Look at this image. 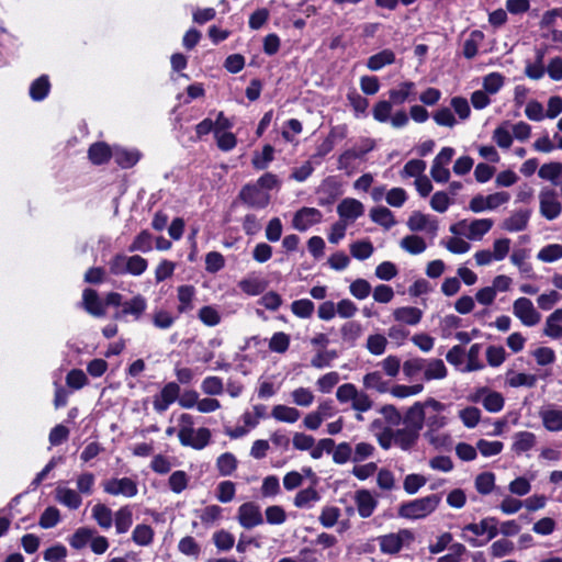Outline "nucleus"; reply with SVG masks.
Wrapping results in <instances>:
<instances>
[{
  "label": "nucleus",
  "instance_id": "48",
  "mask_svg": "<svg viewBox=\"0 0 562 562\" xmlns=\"http://www.w3.org/2000/svg\"><path fill=\"white\" fill-rule=\"evenodd\" d=\"M153 236L148 231H142L130 245L128 250L131 252L142 251L148 252L151 250Z\"/></svg>",
  "mask_w": 562,
  "mask_h": 562
},
{
  "label": "nucleus",
  "instance_id": "27",
  "mask_svg": "<svg viewBox=\"0 0 562 562\" xmlns=\"http://www.w3.org/2000/svg\"><path fill=\"white\" fill-rule=\"evenodd\" d=\"M536 443V436L529 431H518L514 435L513 451L522 453L529 451Z\"/></svg>",
  "mask_w": 562,
  "mask_h": 562
},
{
  "label": "nucleus",
  "instance_id": "39",
  "mask_svg": "<svg viewBox=\"0 0 562 562\" xmlns=\"http://www.w3.org/2000/svg\"><path fill=\"white\" fill-rule=\"evenodd\" d=\"M92 517L103 529H109L113 524L112 510L104 504H95L92 507Z\"/></svg>",
  "mask_w": 562,
  "mask_h": 562
},
{
  "label": "nucleus",
  "instance_id": "16",
  "mask_svg": "<svg viewBox=\"0 0 562 562\" xmlns=\"http://www.w3.org/2000/svg\"><path fill=\"white\" fill-rule=\"evenodd\" d=\"M498 520L495 517H486L480 524H469L463 527V531H471L475 536L487 533V541L494 539L498 535Z\"/></svg>",
  "mask_w": 562,
  "mask_h": 562
},
{
  "label": "nucleus",
  "instance_id": "41",
  "mask_svg": "<svg viewBox=\"0 0 562 562\" xmlns=\"http://www.w3.org/2000/svg\"><path fill=\"white\" fill-rule=\"evenodd\" d=\"M154 529L145 524L137 525L132 533L133 541L138 546H149L154 540Z\"/></svg>",
  "mask_w": 562,
  "mask_h": 562
},
{
  "label": "nucleus",
  "instance_id": "36",
  "mask_svg": "<svg viewBox=\"0 0 562 562\" xmlns=\"http://www.w3.org/2000/svg\"><path fill=\"white\" fill-rule=\"evenodd\" d=\"M400 246L411 255H419L427 248L425 240L418 235H408L402 238Z\"/></svg>",
  "mask_w": 562,
  "mask_h": 562
},
{
  "label": "nucleus",
  "instance_id": "26",
  "mask_svg": "<svg viewBox=\"0 0 562 562\" xmlns=\"http://www.w3.org/2000/svg\"><path fill=\"white\" fill-rule=\"evenodd\" d=\"M146 308V299L143 295L137 294L130 301H126L122 304V314L133 315L136 319H138L144 314Z\"/></svg>",
  "mask_w": 562,
  "mask_h": 562
},
{
  "label": "nucleus",
  "instance_id": "29",
  "mask_svg": "<svg viewBox=\"0 0 562 562\" xmlns=\"http://www.w3.org/2000/svg\"><path fill=\"white\" fill-rule=\"evenodd\" d=\"M56 499L70 509L79 508L82 503L80 495L76 491L66 487L56 488Z\"/></svg>",
  "mask_w": 562,
  "mask_h": 562
},
{
  "label": "nucleus",
  "instance_id": "44",
  "mask_svg": "<svg viewBox=\"0 0 562 562\" xmlns=\"http://www.w3.org/2000/svg\"><path fill=\"white\" fill-rule=\"evenodd\" d=\"M273 154H274V148L269 144L265 145L261 154L255 153V155L251 159L252 167L257 170L267 169L269 164L274 158Z\"/></svg>",
  "mask_w": 562,
  "mask_h": 562
},
{
  "label": "nucleus",
  "instance_id": "33",
  "mask_svg": "<svg viewBox=\"0 0 562 562\" xmlns=\"http://www.w3.org/2000/svg\"><path fill=\"white\" fill-rule=\"evenodd\" d=\"M321 499L319 493L312 486L301 490L294 497V505L299 508H311Z\"/></svg>",
  "mask_w": 562,
  "mask_h": 562
},
{
  "label": "nucleus",
  "instance_id": "34",
  "mask_svg": "<svg viewBox=\"0 0 562 562\" xmlns=\"http://www.w3.org/2000/svg\"><path fill=\"white\" fill-rule=\"evenodd\" d=\"M49 89L50 83L48 77L46 75H42L31 83L30 97L34 101H42L47 97Z\"/></svg>",
  "mask_w": 562,
  "mask_h": 562
},
{
  "label": "nucleus",
  "instance_id": "9",
  "mask_svg": "<svg viewBox=\"0 0 562 562\" xmlns=\"http://www.w3.org/2000/svg\"><path fill=\"white\" fill-rule=\"evenodd\" d=\"M104 492L110 495H123L125 497H134L137 492V484L130 477L111 479L103 484Z\"/></svg>",
  "mask_w": 562,
  "mask_h": 562
},
{
  "label": "nucleus",
  "instance_id": "37",
  "mask_svg": "<svg viewBox=\"0 0 562 562\" xmlns=\"http://www.w3.org/2000/svg\"><path fill=\"white\" fill-rule=\"evenodd\" d=\"M370 217L374 223L383 226L386 229L391 228L396 223L393 213L385 206H378L372 209L370 211Z\"/></svg>",
  "mask_w": 562,
  "mask_h": 562
},
{
  "label": "nucleus",
  "instance_id": "20",
  "mask_svg": "<svg viewBox=\"0 0 562 562\" xmlns=\"http://www.w3.org/2000/svg\"><path fill=\"white\" fill-rule=\"evenodd\" d=\"M539 416L544 428L549 431H562V411L554 408L541 409Z\"/></svg>",
  "mask_w": 562,
  "mask_h": 562
},
{
  "label": "nucleus",
  "instance_id": "49",
  "mask_svg": "<svg viewBox=\"0 0 562 562\" xmlns=\"http://www.w3.org/2000/svg\"><path fill=\"white\" fill-rule=\"evenodd\" d=\"M290 335L283 331H277L269 340V349L272 352L284 353L290 347Z\"/></svg>",
  "mask_w": 562,
  "mask_h": 562
},
{
  "label": "nucleus",
  "instance_id": "18",
  "mask_svg": "<svg viewBox=\"0 0 562 562\" xmlns=\"http://www.w3.org/2000/svg\"><path fill=\"white\" fill-rule=\"evenodd\" d=\"M402 420L406 428L420 432L424 426L425 413L424 405L416 402L405 414Z\"/></svg>",
  "mask_w": 562,
  "mask_h": 562
},
{
  "label": "nucleus",
  "instance_id": "2",
  "mask_svg": "<svg viewBox=\"0 0 562 562\" xmlns=\"http://www.w3.org/2000/svg\"><path fill=\"white\" fill-rule=\"evenodd\" d=\"M336 397L340 403L351 402V407L357 412H368L373 402L368 394L359 392L355 384L345 383L337 389Z\"/></svg>",
  "mask_w": 562,
  "mask_h": 562
},
{
  "label": "nucleus",
  "instance_id": "58",
  "mask_svg": "<svg viewBox=\"0 0 562 562\" xmlns=\"http://www.w3.org/2000/svg\"><path fill=\"white\" fill-rule=\"evenodd\" d=\"M537 258L543 262H553L562 258V246L550 244L544 246L537 255Z\"/></svg>",
  "mask_w": 562,
  "mask_h": 562
},
{
  "label": "nucleus",
  "instance_id": "60",
  "mask_svg": "<svg viewBox=\"0 0 562 562\" xmlns=\"http://www.w3.org/2000/svg\"><path fill=\"white\" fill-rule=\"evenodd\" d=\"M178 550L188 557L198 558L201 552L200 544L191 536L183 537L178 543Z\"/></svg>",
  "mask_w": 562,
  "mask_h": 562
},
{
  "label": "nucleus",
  "instance_id": "4",
  "mask_svg": "<svg viewBox=\"0 0 562 562\" xmlns=\"http://www.w3.org/2000/svg\"><path fill=\"white\" fill-rule=\"evenodd\" d=\"M238 199L247 206L259 210L267 207L270 203V194L255 183L245 184L238 193Z\"/></svg>",
  "mask_w": 562,
  "mask_h": 562
},
{
  "label": "nucleus",
  "instance_id": "24",
  "mask_svg": "<svg viewBox=\"0 0 562 562\" xmlns=\"http://www.w3.org/2000/svg\"><path fill=\"white\" fill-rule=\"evenodd\" d=\"M530 217V211H518L506 218L502 227L508 232H520L527 227Z\"/></svg>",
  "mask_w": 562,
  "mask_h": 562
},
{
  "label": "nucleus",
  "instance_id": "38",
  "mask_svg": "<svg viewBox=\"0 0 562 562\" xmlns=\"http://www.w3.org/2000/svg\"><path fill=\"white\" fill-rule=\"evenodd\" d=\"M447 375V368L441 359L426 360L424 376L427 381L434 379H443Z\"/></svg>",
  "mask_w": 562,
  "mask_h": 562
},
{
  "label": "nucleus",
  "instance_id": "19",
  "mask_svg": "<svg viewBox=\"0 0 562 562\" xmlns=\"http://www.w3.org/2000/svg\"><path fill=\"white\" fill-rule=\"evenodd\" d=\"M114 161L123 169L134 167L140 159L142 154L137 149H126L116 147L112 155Z\"/></svg>",
  "mask_w": 562,
  "mask_h": 562
},
{
  "label": "nucleus",
  "instance_id": "43",
  "mask_svg": "<svg viewBox=\"0 0 562 562\" xmlns=\"http://www.w3.org/2000/svg\"><path fill=\"white\" fill-rule=\"evenodd\" d=\"M95 531L93 529L81 527L78 528L69 539V544L77 550L83 549L93 538Z\"/></svg>",
  "mask_w": 562,
  "mask_h": 562
},
{
  "label": "nucleus",
  "instance_id": "8",
  "mask_svg": "<svg viewBox=\"0 0 562 562\" xmlns=\"http://www.w3.org/2000/svg\"><path fill=\"white\" fill-rule=\"evenodd\" d=\"M180 395V386L176 382H168L159 394L154 396L153 406L157 413H164Z\"/></svg>",
  "mask_w": 562,
  "mask_h": 562
},
{
  "label": "nucleus",
  "instance_id": "50",
  "mask_svg": "<svg viewBox=\"0 0 562 562\" xmlns=\"http://www.w3.org/2000/svg\"><path fill=\"white\" fill-rule=\"evenodd\" d=\"M414 87H415V85L412 81L402 82L400 85L398 89L390 90V92H389L390 100H391L390 102L391 103L393 102L395 104L404 103L408 99Z\"/></svg>",
  "mask_w": 562,
  "mask_h": 562
},
{
  "label": "nucleus",
  "instance_id": "62",
  "mask_svg": "<svg viewBox=\"0 0 562 562\" xmlns=\"http://www.w3.org/2000/svg\"><path fill=\"white\" fill-rule=\"evenodd\" d=\"M427 480L420 474H408L405 476L403 482L404 491L409 494H416L425 484Z\"/></svg>",
  "mask_w": 562,
  "mask_h": 562
},
{
  "label": "nucleus",
  "instance_id": "40",
  "mask_svg": "<svg viewBox=\"0 0 562 562\" xmlns=\"http://www.w3.org/2000/svg\"><path fill=\"white\" fill-rule=\"evenodd\" d=\"M115 528L117 533H125L133 524V513L128 506L121 507L114 517Z\"/></svg>",
  "mask_w": 562,
  "mask_h": 562
},
{
  "label": "nucleus",
  "instance_id": "45",
  "mask_svg": "<svg viewBox=\"0 0 562 562\" xmlns=\"http://www.w3.org/2000/svg\"><path fill=\"white\" fill-rule=\"evenodd\" d=\"M362 381L366 389L375 390L379 393H385L389 390L387 382L383 380L382 374L378 371L367 373Z\"/></svg>",
  "mask_w": 562,
  "mask_h": 562
},
{
  "label": "nucleus",
  "instance_id": "47",
  "mask_svg": "<svg viewBox=\"0 0 562 562\" xmlns=\"http://www.w3.org/2000/svg\"><path fill=\"white\" fill-rule=\"evenodd\" d=\"M505 398L496 391L490 390L483 398V407L490 413H498L504 408Z\"/></svg>",
  "mask_w": 562,
  "mask_h": 562
},
{
  "label": "nucleus",
  "instance_id": "3",
  "mask_svg": "<svg viewBox=\"0 0 562 562\" xmlns=\"http://www.w3.org/2000/svg\"><path fill=\"white\" fill-rule=\"evenodd\" d=\"M414 533L409 529H401L378 538L380 550L385 554L398 553L405 543L414 541Z\"/></svg>",
  "mask_w": 562,
  "mask_h": 562
},
{
  "label": "nucleus",
  "instance_id": "15",
  "mask_svg": "<svg viewBox=\"0 0 562 562\" xmlns=\"http://www.w3.org/2000/svg\"><path fill=\"white\" fill-rule=\"evenodd\" d=\"M355 503L361 518L370 517L378 506V501L368 490H358L355 494Z\"/></svg>",
  "mask_w": 562,
  "mask_h": 562
},
{
  "label": "nucleus",
  "instance_id": "11",
  "mask_svg": "<svg viewBox=\"0 0 562 562\" xmlns=\"http://www.w3.org/2000/svg\"><path fill=\"white\" fill-rule=\"evenodd\" d=\"M373 148L374 142L371 139H366L363 145L345 150L338 157V169L349 170L353 160L363 158L364 155H367Z\"/></svg>",
  "mask_w": 562,
  "mask_h": 562
},
{
  "label": "nucleus",
  "instance_id": "32",
  "mask_svg": "<svg viewBox=\"0 0 562 562\" xmlns=\"http://www.w3.org/2000/svg\"><path fill=\"white\" fill-rule=\"evenodd\" d=\"M362 331V325L355 321L345 323L340 328L342 340L348 342L351 347L356 345V341L361 337Z\"/></svg>",
  "mask_w": 562,
  "mask_h": 562
},
{
  "label": "nucleus",
  "instance_id": "22",
  "mask_svg": "<svg viewBox=\"0 0 562 562\" xmlns=\"http://www.w3.org/2000/svg\"><path fill=\"white\" fill-rule=\"evenodd\" d=\"M543 334L552 339L562 338V308L555 310L547 317Z\"/></svg>",
  "mask_w": 562,
  "mask_h": 562
},
{
  "label": "nucleus",
  "instance_id": "21",
  "mask_svg": "<svg viewBox=\"0 0 562 562\" xmlns=\"http://www.w3.org/2000/svg\"><path fill=\"white\" fill-rule=\"evenodd\" d=\"M393 317L396 322L414 326L420 322L423 312L418 307L403 306L394 310Z\"/></svg>",
  "mask_w": 562,
  "mask_h": 562
},
{
  "label": "nucleus",
  "instance_id": "64",
  "mask_svg": "<svg viewBox=\"0 0 562 562\" xmlns=\"http://www.w3.org/2000/svg\"><path fill=\"white\" fill-rule=\"evenodd\" d=\"M176 317L168 311L157 310L153 314V324L159 329H169L175 324Z\"/></svg>",
  "mask_w": 562,
  "mask_h": 562
},
{
  "label": "nucleus",
  "instance_id": "14",
  "mask_svg": "<svg viewBox=\"0 0 562 562\" xmlns=\"http://www.w3.org/2000/svg\"><path fill=\"white\" fill-rule=\"evenodd\" d=\"M364 212L363 204L351 198L344 199L337 206L340 221H356Z\"/></svg>",
  "mask_w": 562,
  "mask_h": 562
},
{
  "label": "nucleus",
  "instance_id": "7",
  "mask_svg": "<svg viewBox=\"0 0 562 562\" xmlns=\"http://www.w3.org/2000/svg\"><path fill=\"white\" fill-rule=\"evenodd\" d=\"M237 519L245 529H251L263 522L260 507L254 502H247L239 506Z\"/></svg>",
  "mask_w": 562,
  "mask_h": 562
},
{
  "label": "nucleus",
  "instance_id": "63",
  "mask_svg": "<svg viewBox=\"0 0 562 562\" xmlns=\"http://www.w3.org/2000/svg\"><path fill=\"white\" fill-rule=\"evenodd\" d=\"M60 520L58 508L54 506L47 507L40 517L38 525L44 529L55 527Z\"/></svg>",
  "mask_w": 562,
  "mask_h": 562
},
{
  "label": "nucleus",
  "instance_id": "1",
  "mask_svg": "<svg viewBox=\"0 0 562 562\" xmlns=\"http://www.w3.org/2000/svg\"><path fill=\"white\" fill-rule=\"evenodd\" d=\"M440 502L441 496L439 494H430L402 503L398 507V516L411 520L426 518L437 509Z\"/></svg>",
  "mask_w": 562,
  "mask_h": 562
},
{
  "label": "nucleus",
  "instance_id": "13",
  "mask_svg": "<svg viewBox=\"0 0 562 562\" xmlns=\"http://www.w3.org/2000/svg\"><path fill=\"white\" fill-rule=\"evenodd\" d=\"M407 227L412 232L427 231L432 235H436L438 231V224L435 220H431L429 215L423 214L419 211H414L407 221Z\"/></svg>",
  "mask_w": 562,
  "mask_h": 562
},
{
  "label": "nucleus",
  "instance_id": "30",
  "mask_svg": "<svg viewBox=\"0 0 562 562\" xmlns=\"http://www.w3.org/2000/svg\"><path fill=\"white\" fill-rule=\"evenodd\" d=\"M177 291L179 300L178 312L182 314L191 311L193 308L192 301L195 295L194 286L189 284L180 285Z\"/></svg>",
  "mask_w": 562,
  "mask_h": 562
},
{
  "label": "nucleus",
  "instance_id": "6",
  "mask_svg": "<svg viewBox=\"0 0 562 562\" xmlns=\"http://www.w3.org/2000/svg\"><path fill=\"white\" fill-rule=\"evenodd\" d=\"M540 213L548 221H553L560 216L562 204L558 200V194L552 189H542L539 193Z\"/></svg>",
  "mask_w": 562,
  "mask_h": 562
},
{
  "label": "nucleus",
  "instance_id": "28",
  "mask_svg": "<svg viewBox=\"0 0 562 562\" xmlns=\"http://www.w3.org/2000/svg\"><path fill=\"white\" fill-rule=\"evenodd\" d=\"M494 222L491 218L474 220L469 223V232L465 236L469 239H481L493 226Z\"/></svg>",
  "mask_w": 562,
  "mask_h": 562
},
{
  "label": "nucleus",
  "instance_id": "61",
  "mask_svg": "<svg viewBox=\"0 0 562 562\" xmlns=\"http://www.w3.org/2000/svg\"><path fill=\"white\" fill-rule=\"evenodd\" d=\"M340 517V509L335 506H325L319 516V522L325 528L334 527Z\"/></svg>",
  "mask_w": 562,
  "mask_h": 562
},
{
  "label": "nucleus",
  "instance_id": "12",
  "mask_svg": "<svg viewBox=\"0 0 562 562\" xmlns=\"http://www.w3.org/2000/svg\"><path fill=\"white\" fill-rule=\"evenodd\" d=\"M384 437H389L394 445L401 447L403 450H408L416 443L419 432L404 427L396 430L386 429Z\"/></svg>",
  "mask_w": 562,
  "mask_h": 562
},
{
  "label": "nucleus",
  "instance_id": "53",
  "mask_svg": "<svg viewBox=\"0 0 562 562\" xmlns=\"http://www.w3.org/2000/svg\"><path fill=\"white\" fill-rule=\"evenodd\" d=\"M315 305L308 299L296 300L291 304L292 313L300 318H308L314 313Z\"/></svg>",
  "mask_w": 562,
  "mask_h": 562
},
{
  "label": "nucleus",
  "instance_id": "46",
  "mask_svg": "<svg viewBox=\"0 0 562 562\" xmlns=\"http://www.w3.org/2000/svg\"><path fill=\"white\" fill-rule=\"evenodd\" d=\"M561 173L562 162L543 164L538 171V176L541 179L551 181L554 184L558 183V179L560 178Z\"/></svg>",
  "mask_w": 562,
  "mask_h": 562
},
{
  "label": "nucleus",
  "instance_id": "17",
  "mask_svg": "<svg viewBox=\"0 0 562 562\" xmlns=\"http://www.w3.org/2000/svg\"><path fill=\"white\" fill-rule=\"evenodd\" d=\"M82 303L85 310L97 317L105 315L104 303L99 297V294L93 289H85L82 293Z\"/></svg>",
  "mask_w": 562,
  "mask_h": 562
},
{
  "label": "nucleus",
  "instance_id": "59",
  "mask_svg": "<svg viewBox=\"0 0 562 562\" xmlns=\"http://www.w3.org/2000/svg\"><path fill=\"white\" fill-rule=\"evenodd\" d=\"M459 417L467 428H474L481 418V411L475 406H468L459 412Z\"/></svg>",
  "mask_w": 562,
  "mask_h": 562
},
{
  "label": "nucleus",
  "instance_id": "57",
  "mask_svg": "<svg viewBox=\"0 0 562 562\" xmlns=\"http://www.w3.org/2000/svg\"><path fill=\"white\" fill-rule=\"evenodd\" d=\"M528 257L529 254L527 249H517L512 254L510 261L518 267L521 273L529 274L532 272V266L527 262Z\"/></svg>",
  "mask_w": 562,
  "mask_h": 562
},
{
  "label": "nucleus",
  "instance_id": "52",
  "mask_svg": "<svg viewBox=\"0 0 562 562\" xmlns=\"http://www.w3.org/2000/svg\"><path fill=\"white\" fill-rule=\"evenodd\" d=\"M543 53L541 50L537 52V58L535 63L528 61L525 68V75L532 79V80H539L544 75V67H543Z\"/></svg>",
  "mask_w": 562,
  "mask_h": 562
},
{
  "label": "nucleus",
  "instance_id": "35",
  "mask_svg": "<svg viewBox=\"0 0 562 562\" xmlns=\"http://www.w3.org/2000/svg\"><path fill=\"white\" fill-rule=\"evenodd\" d=\"M238 288L248 295H258L266 290L267 282L257 277H249L240 280Z\"/></svg>",
  "mask_w": 562,
  "mask_h": 562
},
{
  "label": "nucleus",
  "instance_id": "25",
  "mask_svg": "<svg viewBox=\"0 0 562 562\" xmlns=\"http://www.w3.org/2000/svg\"><path fill=\"white\" fill-rule=\"evenodd\" d=\"M113 151L105 143H94L89 147L88 156L92 164L103 165L112 158Z\"/></svg>",
  "mask_w": 562,
  "mask_h": 562
},
{
  "label": "nucleus",
  "instance_id": "10",
  "mask_svg": "<svg viewBox=\"0 0 562 562\" xmlns=\"http://www.w3.org/2000/svg\"><path fill=\"white\" fill-rule=\"evenodd\" d=\"M323 218V214L315 207H302L293 216L292 226L299 232H305L311 226L319 223Z\"/></svg>",
  "mask_w": 562,
  "mask_h": 562
},
{
  "label": "nucleus",
  "instance_id": "31",
  "mask_svg": "<svg viewBox=\"0 0 562 562\" xmlns=\"http://www.w3.org/2000/svg\"><path fill=\"white\" fill-rule=\"evenodd\" d=\"M271 416L279 422L292 424L300 418L301 413L295 407L279 404L272 408Z\"/></svg>",
  "mask_w": 562,
  "mask_h": 562
},
{
  "label": "nucleus",
  "instance_id": "55",
  "mask_svg": "<svg viewBox=\"0 0 562 562\" xmlns=\"http://www.w3.org/2000/svg\"><path fill=\"white\" fill-rule=\"evenodd\" d=\"M212 539L220 551H229L235 543L234 536L224 529L214 532Z\"/></svg>",
  "mask_w": 562,
  "mask_h": 562
},
{
  "label": "nucleus",
  "instance_id": "56",
  "mask_svg": "<svg viewBox=\"0 0 562 562\" xmlns=\"http://www.w3.org/2000/svg\"><path fill=\"white\" fill-rule=\"evenodd\" d=\"M495 485V475L492 472H483L475 479V488L480 494H490Z\"/></svg>",
  "mask_w": 562,
  "mask_h": 562
},
{
  "label": "nucleus",
  "instance_id": "23",
  "mask_svg": "<svg viewBox=\"0 0 562 562\" xmlns=\"http://www.w3.org/2000/svg\"><path fill=\"white\" fill-rule=\"evenodd\" d=\"M395 63V54L393 50L386 48L372 56L367 60V67L371 71H378L384 66L392 65Z\"/></svg>",
  "mask_w": 562,
  "mask_h": 562
},
{
  "label": "nucleus",
  "instance_id": "51",
  "mask_svg": "<svg viewBox=\"0 0 562 562\" xmlns=\"http://www.w3.org/2000/svg\"><path fill=\"white\" fill-rule=\"evenodd\" d=\"M373 245L369 240H359L350 245V254L358 260H366L373 254Z\"/></svg>",
  "mask_w": 562,
  "mask_h": 562
},
{
  "label": "nucleus",
  "instance_id": "54",
  "mask_svg": "<svg viewBox=\"0 0 562 562\" xmlns=\"http://www.w3.org/2000/svg\"><path fill=\"white\" fill-rule=\"evenodd\" d=\"M387 345V339L381 334L370 335L367 339L366 347L371 355L380 356L384 353Z\"/></svg>",
  "mask_w": 562,
  "mask_h": 562
},
{
  "label": "nucleus",
  "instance_id": "5",
  "mask_svg": "<svg viewBox=\"0 0 562 562\" xmlns=\"http://www.w3.org/2000/svg\"><path fill=\"white\" fill-rule=\"evenodd\" d=\"M513 313L524 325L529 327L537 325L541 319L540 313L527 297H519L514 302Z\"/></svg>",
  "mask_w": 562,
  "mask_h": 562
},
{
  "label": "nucleus",
  "instance_id": "42",
  "mask_svg": "<svg viewBox=\"0 0 562 562\" xmlns=\"http://www.w3.org/2000/svg\"><path fill=\"white\" fill-rule=\"evenodd\" d=\"M216 468L222 476H228L236 470L237 459L231 452L222 453L216 460Z\"/></svg>",
  "mask_w": 562,
  "mask_h": 562
}]
</instances>
